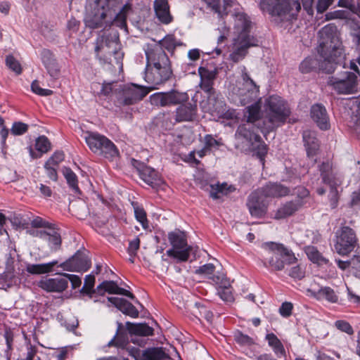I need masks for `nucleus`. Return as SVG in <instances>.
<instances>
[{
    "label": "nucleus",
    "instance_id": "obj_1",
    "mask_svg": "<svg viewBox=\"0 0 360 360\" xmlns=\"http://www.w3.org/2000/svg\"><path fill=\"white\" fill-rule=\"evenodd\" d=\"M318 53L320 60L314 57L305 58L300 65L302 73L321 70L327 73L334 71L335 65L345 59V52L336 26L328 24L319 32Z\"/></svg>",
    "mask_w": 360,
    "mask_h": 360
},
{
    "label": "nucleus",
    "instance_id": "obj_2",
    "mask_svg": "<svg viewBox=\"0 0 360 360\" xmlns=\"http://www.w3.org/2000/svg\"><path fill=\"white\" fill-rule=\"evenodd\" d=\"M122 0H86V25L91 29L106 30L113 22L127 31L126 18L131 10L129 4L124 5L118 13Z\"/></svg>",
    "mask_w": 360,
    "mask_h": 360
},
{
    "label": "nucleus",
    "instance_id": "obj_3",
    "mask_svg": "<svg viewBox=\"0 0 360 360\" xmlns=\"http://www.w3.org/2000/svg\"><path fill=\"white\" fill-rule=\"evenodd\" d=\"M260 108L259 102H255L246 108L245 117L246 122L252 123L265 136L283 124L290 114L286 102L277 95L271 96L265 100L261 118Z\"/></svg>",
    "mask_w": 360,
    "mask_h": 360
},
{
    "label": "nucleus",
    "instance_id": "obj_4",
    "mask_svg": "<svg viewBox=\"0 0 360 360\" xmlns=\"http://www.w3.org/2000/svg\"><path fill=\"white\" fill-rule=\"evenodd\" d=\"M262 257L265 266L274 271H281L285 264H292L297 260L294 254L283 245L274 242L265 243L262 245Z\"/></svg>",
    "mask_w": 360,
    "mask_h": 360
},
{
    "label": "nucleus",
    "instance_id": "obj_5",
    "mask_svg": "<svg viewBox=\"0 0 360 360\" xmlns=\"http://www.w3.org/2000/svg\"><path fill=\"white\" fill-rule=\"evenodd\" d=\"M259 91V86L248 74L245 67H243L241 79L231 86L229 98L236 105L243 106L255 101L258 98Z\"/></svg>",
    "mask_w": 360,
    "mask_h": 360
},
{
    "label": "nucleus",
    "instance_id": "obj_6",
    "mask_svg": "<svg viewBox=\"0 0 360 360\" xmlns=\"http://www.w3.org/2000/svg\"><path fill=\"white\" fill-rule=\"evenodd\" d=\"M223 12L217 14L219 18L230 15L233 19V28L235 37H254L250 32L252 22L243 8L234 2V0H224L221 9Z\"/></svg>",
    "mask_w": 360,
    "mask_h": 360
},
{
    "label": "nucleus",
    "instance_id": "obj_7",
    "mask_svg": "<svg viewBox=\"0 0 360 360\" xmlns=\"http://www.w3.org/2000/svg\"><path fill=\"white\" fill-rule=\"evenodd\" d=\"M119 34L115 30H107L100 34L96 39L95 52L100 60L105 62L110 60L114 56L118 60L122 57L120 53Z\"/></svg>",
    "mask_w": 360,
    "mask_h": 360
},
{
    "label": "nucleus",
    "instance_id": "obj_8",
    "mask_svg": "<svg viewBox=\"0 0 360 360\" xmlns=\"http://www.w3.org/2000/svg\"><path fill=\"white\" fill-rule=\"evenodd\" d=\"M260 8L281 21H289L295 18L301 5L294 0H261Z\"/></svg>",
    "mask_w": 360,
    "mask_h": 360
},
{
    "label": "nucleus",
    "instance_id": "obj_9",
    "mask_svg": "<svg viewBox=\"0 0 360 360\" xmlns=\"http://www.w3.org/2000/svg\"><path fill=\"white\" fill-rule=\"evenodd\" d=\"M255 127L252 123H243L238 126L235 136L237 140L255 151L262 160L267 153V148L261 137L255 131Z\"/></svg>",
    "mask_w": 360,
    "mask_h": 360
},
{
    "label": "nucleus",
    "instance_id": "obj_10",
    "mask_svg": "<svg viewBox=\"0 0 360 360\" xmlns=\"http://www.w3.org/2000/svg\"><path fill=\"white\" fill-rule=\"evenodd\" d=\"M84 139L90 150L96 154L112 159L118 156L119 152L115 144L107 137L95 132L84 133Z\"/></svg>",
    "mask_w": 360,
    "mask_h": 360
},
{
    "label": "nucleus",
    "instance_id": "obj_11",
    "mask_svg": "<svg viewBox=\"0 0 360 360\" xmlns=\"http://www.w3.org/2000/svg\"><path fill=\"white\" fill-rule=\"evenodd\" d=\"M168 238L172 248L167 251V255L181 262L188 260L191 248L188 245L184 232L180 231L170 232L168 234Z\"/></svg>",
    "mask_w": 360,
    "mask_h": 360
},
{
    "label": "nucleus",
    "instance_id": "obj_12",
    "mask_svg": "<svg viewBox=\"0 0 360 360\" xmlns=\"http://www.w3.org/2000/svg\"><path fill=\"white\" fill-rule=\"evenodd\" d=\"M153 89L132 84L120 88L119 92L116 93V98L122 105H133L142 100Z\"/></svg>",
    "mask_w": 360,
    "mask_h": 360
},
{
    "label": "nucleus",
    "instance_id": "obj_13",
    "mask_svg": "<svg viewBox=\"0 0 360 360\" xmlns=\"http://www.w3.org/2000/svg\"><path fill=\"white\" fill-rule=\"evenodd\" d=\"M335 248L342 255L349 254L356 247L358 239L354 231L349 226H342L335 233Z\"/></svg>",
    "mask_w": 360,
    "mask_h": 360
},
{
    "label": "nucleus",
    "instance_id": "obj_14",
    "mask_svg": "<svg viewBox=\"0 0 360 360\" xmlns=\"http://www.w3.org/2000/svg\"><path fill=\"white\" fill-rule=\"evenodd\" d=\"M151 105L158 107L175 105L185 103L188 99L186 93L172 90L167 92H158L150 96Z\"/></svg>",
    "mask_w": 360,
    "mask_h": 360
},
{
    "label": "nucleus",
    "instance_id": "obj_15",
    "mask_svg": "<svg viewBox=\"0 0 360 360\" xmlns=\"http://www.w3.org/2000/svg\"><path fill=\"white\" fill-rule=\"evenodd\" d=\"M257 44L258 40L255 37H234L229 55L230 60L234 63L239 62L246 56L249 48Z\"/></svg>",
    "mask_w": 360,
    "mask_h": 360
},
{
    "label": "nucleus",
    "instance_id": "obj_16",
    "mask_svg": "<svg viewBox=\"0 0 360 360\" xmlns=\"http://www.w3.org/2000/svg\"><path fill=\"white\" fill-rule=\"evenodd\" d=\"M328 84L338 94H352L357 88L356 76L352 72H345L340 77L330 78Z\"/></svg>",
    "mask_w": 360,
    "mask_h": 360
},
{
    "label": "nucleus",
    "instance_id": "obj_17",
    "mask_svg": "<svg viewBox=\"0 0 360 360\" xmlns=\"http://www.w3.org/2000/svg\"><path fill=\"white\" fill-rule=\"evenodd\" d=\"M154 66L146 68L145 72V80L155 89V86L166 82L172 75L171 65Z\"/></svg>",
    "mask_w": 360,
    "mask_h": 360
},
{
    "label": "nucleus",
    "instance_id": "obj_18",
    "mask_svg": "<svg viewBox=\"0 0 360 360\" xmlns=\"http://www.w3.org/2000/svg\"><path fill=\"white\" fill-rule=\"evenodd\" d=\"M59 266L68 271H86L90 268L91 262L84 253L77 252L71 258L61 263Z\"/></svg>",
    "mask_w": 360,
    "mask_h": 360
},
{
    "label": "nucleus",
    "instance_id": "obj_19",
    "mask_svg": "<svg viewBox=\"0 0 360 360\" xmlns=\"http://www.w3.org/2000/svg\"><path fill=\"white\" fill-rule=\"evenodd\" d=\"M147 59L146 68L154 66L171 65L170 60L162 47L159 45L148 46L146 49Z\"/></svg>",
    "mask_w": 360,
    "mask_h": 360
},
{
    "label": "nucleus",
    "instance_id": "obj_20",
    "mask_svg": "<svg viewBox=\"0 0 360 360\" xmlns=\"http://www.w3.org/2000/svg\"><path fill=\"white\" fill-rule=\"evenodd\" d=\"M268 202L259 190L252 193L248 200L247 206L252 217H261L266 211Z\"/></svg>",
    "mask_w": 360,
    "mask_h": 360
},
{
    "label": "nucleus",
    "instance_id": "obj_21",
    "mask_svg": "<svg viewBox=\"0 0 360 360\" xmlns=\"http://www.w3.org/2000/svg\"><path fill=\"white\" fill-rule=\"evenodd\" d=\"M321 175L322 176L323 182L328 184L331 187L330 192V200L332 208H335L338 204V190L335 188L337 182L335 181V178L332 173V165L330 162L323 163L319 168Z\"/></svg>",
    "mask_w": 360,
    "mask_h": 360
},
{
    "label": "nucleus",
    "instance_id": "obj_22",
    "mask_svg": "<svg viewBox=\"0 0 360 360\" xmlns=\"http://www.w3.org/2000/svg\"><path fill=\"white\" fill-rule=\"evenodd\" d=\"M134 166L136 168L141 179L152 187H157L162 184V180L153 168L143 162L134 160Z\"/></svg>",
    "mask_w": 360,
    "mask_h": 360
},
{
    "label": "nucleus",
    "instance_id": "obj_23",
    "mask_svg": "<svg viewBox=\"0 0 360 360\" xmlns=\"http://www.w3.org/2000/svg\"><path fill=\"white\" fill-rule=\"evenodd\" d=\"M311 115L317 126L322 130L330 128L329 117L326 108L321 104H315L311 107Z\"/></svg>",
    "mask_w": 360,
    "mask_h": 360
},
{
    "label": "nucleus",
    "instance_id": "obj_24",
    "mask_svg": "<svg viewBox=\"0 0 360 360\" xmlns=\"http://www.w3.org/2000/svg\"><path fill=\"white\" fill-rule=\"evenodd\" d=\"M68 285V281L65 278H50L41 280L39 286L47 292H61L64 291Z\"/></svg>",
    "mask_w": 360,
    "mask_h": 360
},
{
    "label": "nucleus",
    "instance_id": "obj_25",
    "mask_svg": "<svg viewBox=\"0 0 360 360\" xmlns=\"http://www.w3.org/2000/svg\"><path fill=\"white\" fill-rule=\"evenodd\" d=\"M39 347L51 348V347L45 346L37 341V339H34L33 343L31 342L30 340L26 343L27 355L25 359L18 360H33L35 354L38 352ZM66 351L62 349L60 351H54L53 355L58 358V360H63L65 357ZM37 360H41L39 358Z\"/></svg>",
    "mask_w": 360,
    "mask_h": 360
},
{
    "label": "nucleus",
    "instance_id": "obj_26",
    "mask_svg": "<svg viewBox=\"0 0 360 360\" xmlns=\"http://www.w3.org/2000/svg\"><path fill=\"white\" fill-rule=\"evenodd\" d=\"M266 198H281L288 195L290 190L288 187L278 183H269L258 189Z\"/></svg>",
    "mask_w": 360,
    "mask_h": 360
},
{
    "label": "nucleus",
    "instance_id": "obj_27",
    "mask_svg": "<svg viewBox=\"0 0 360 360\" xmlns=\"http://www.w3.org/2000/svg\"><path fill=\"white\" fill-rule=\"evenodd\" d=\"M108 300L116 308L121 311L124 314L131 318L139 317V312L138 309L129 302L124 298L110 297Z\"/></svg>",
    "mask_w": 360,
    "mask_h": 360
},
{
    "label": "nucleus",
    "instance_id": "obj_28",
    "mask_svg": "<svg viewBox=\"0 0 360 360\" xmlns=\"http://www.w3.org/2000/svg\"><path fill=\"white\" fill-rule=\"evenodd\" d=\"M154 9L156 17L162 23L167 25L172 21L167 0H155Z\"/></svg>",
    "mask_w": 360,
    "mask_h": 360
},
{
    "label": "nucleus",
    "instance_id": "obj_29",
    "mask_svg": "<svg viewBox=\"0 0 360 360\" xmlns=\"http://www.w3.org/2000/svg\"><path fill=\"white\" fill-rule=\"evenodd\" d=\"M302 206L300 199L289 201L282 205L276 212L274 219H281L292 215Z\"/></svg>",
    "mask_w": 360,
    "mask_h": 360
},
{
    "label": "nucleus",
    "instance_id": "obj_30",
    "mask_svg": "<svg viewBox=\"0 0 360 360\" xmlns=\"http://www.w3.org/2000/svg\"><path fill=\"white\" fill-rule=\"evenodd\" d=\"M197 107L195 105L188 103L180 105L176 110V122L193 121L196 117Z\"/></svg>",
    "mask_w": 360,
    "mask_h": 360
},
{
    "label": "nucleus",
    "instance_id": "obj_31",
    "mask_svg": "<svg viewBox=\"0 0 360 360\" xmlns=\"http://www.w3.org/2000/svg\"><path fill=\"white\" fill-rule=\"evenodd\" d=\"M41 59L51 77L58 75L59 68L53 53L49 49H43L40 53Z\"/></svg>",
    "mask_w": 360,
    "mask_h": 360
},
{
    "label": "nucleus",
    "instance_id": "obj_32",
    "mask_svg": "<svg viewBox=\"0 0 360 360\" xmlns=\"http://www.w3.org/2000/svg\"><path fill=\"white\" fill-rule=\"evenodd\" d=\"M103 290L105 292H108L110 294L122 295L128 297L131 300H134V295L129 290L124 288H120L115 281H105L102 282L99 285L97 286V290L98 292Z\"/></svg>",
    "mask_w": 360,
    "mask_h": 360
},
{
    "label": "nucleus",
    "instance_id": "obj_33",
    "mask_svg": "<svg viewBox=\"0 0 360 360\" xmlns=\"http://www.w3.org/2000/svg\"><path fill=\"white\" fill-rule=\"evenodd\" d=\"M127 330L131 335L136 336H152L154 335L153 328L145 323H126Z\"/></svg>",
    "mask_w": 360,
    "mask_h": 360
},
{
    "label": "nucleus",
    "instance_id": "obj_34",
    "mask_svg": "<svg viewBox=\"0 0 360 360\" xmlns=\"http://www.w3.org/2000/svg\"><path fill=\"white\" fill-rule=\"evenodd\" d=\"M303 140L305 143L308 156H313L319 148V142L314 131H305L303 133Z\"/></svg>",
    "mask_w": 360,
    "mask_h": 360
},
{
    "label": "nucleus",
    "instance_id": "obj_35",
    "mask_svg": "<svg viewBox=\"0 0 360 360\" xmlns=\"http://www.w3.org/2000/svg\"><path fill=\"white\" fill-rule=\"evenodd\" d=\"M235 188L226 183L217 184L210 186V195L213 199H219L224 195L232 193Z\"/></svg>",
    "mask_w": 360,
    "mask_h": 360
},
{
    "label": "nucleus",
    "instance_id": "obj_36",
    "mask_svg": "<svg viewBox=\"0 0 360 360\" xmlns=\"http://www.w3.org/2000/svg\"><path fill=\"white\" fill-rule=\"evenodd\" d=\"M20 282L17 276L15 270L5 269L3 274L0 275V285L2 288H10L17 285Z\"/></svg>",
    "mask_w": 360,
    "mask_h": 360
},
{
    "label": "nucleus",
    "instance_id": "obj_37",
    "mask_svg": "<svg viewBox=\"0 0 360 360\" xmlns=\"http://www.w3.org/2000/svg\"><path fill=\"white\" fill-rule=\"evenodd\" d=\"M169 357L162 347L149 348L142 353V360H169Z\"/></svg>",
    "mask_w": 360,
    "mask_h": 360
},
{
    "label": "nucleus",
    "instance_id": "obj_38",
    "mask_svg": "<svg viewBox=\"0 0 360 360\" xmlns=\"http://www.w3.org/2000/svg\"><path fill=\"white\" fill-rule=\"evenodd\" d=\"M58 264V261L54 260L45 264H28L27 271L32 274H42L49 273L53 271V268Z\"/></svg>",
    "mask_w": 360,
    "mask_h": 360
},
{
    "label": "nucleus",
    "instance_id": "obj_39",
    "mask_svg": "<svg viewBox=\"0 0 360 360\" xmlns=\"http://www.w3.org/2000/svg\"><path fill=\"white\" fill-rule=\"evenodd\" d=\"M40 236L49 242L50 245L54 250L58 249L61 243V238L60 234L56 231L53 225L49 229V231L40 233Z\"/></svg>",
    "mask_w": 360,
    "mask_h": 360
},
{
    "label": "nucleus",
    "instance_id": "obj_40",
    "mask_svg": "<svg viewBox=\"0 0 360 360\" xmlns=\"http://www.w3.org/2000/svg\"><path fill=\"white\" fill-rule=\"evenodd\" d=\"M304 252L308 259L313 263L319 265L324 264L328 262V260L322 255V254L314 246H306Z\"/></svg>",
    "mask_w": 360,
    "mask_h": 360
},
{
    "label": "nucleus",
    "instance_id": "obj_41",
    "mask_svg": "<svg viewBox=\"0 0 360 360\" xmlns=\"http://www.w3.org/2000/svg\"><path fill=\"white\" fill-rule=\"evenodd\" d=\"M313 295L318 300H326L328 302L335 303L338 302V297L334 290L330 287H323L317 291H314Z\"/></svg>",
    "mask_w": 360,
    "mask_h": 360
},
{
    "label": "nucleus",
    "instance_id": "obj_42",
    "mask_svg": "<svg viewBox=\"0 0 360 360\" xmlns=\"http://www.w3.org/2000/svg\"><path fill=\"white\" fill-rule=\"evenodd\" d=\"M129 339H111V340L108 342V345L109 347L110 346H115L118 348L121 349H126L129 351L130 354L135 356L136 355H139L140 351L138 349L136 348H131L130 349L129 347H127V345L129 343L128 342Z\"/></svg>",
    "mask_w": 360,
    "mask_h": 360
},
{
    "label": "nucleus",
    "instance_id": "obj_43",
    "mask_svg": "<svg viewBox=\"0 0 360 360\" xmlns=\"http://www.w3.org/2000/svg\"><path fill=\"white\" fill-rule=\"evenodd\" d=\"M63 174L72 190L75 192L79 191L76 174L68 167H64L63 169Z\"/></svg>",
    "mask_w": 360,
    "mask_h": 360
},
{
    "label": "nucleus",
    "instance_id": "obj_44",
    "mask_svg": "<svg viewBox=\"0 0 360 360\" xmlns=\"http://www.w3.org/2000/svg\"><path fill=\"white\" fill-rule=\"evenodd\" d=\"M134 209L135 217L137 219V221L142 225V227L145 230L148 229V221L147 219L146 213L145 210L143 208L139 207L138 206L134 207Z\"/></svg>",
    "mask_w": 360,
    "mask_h": 360
},
{
    "label": "nucleus",
    "instance_id": "obj_45",
    "mask_svg": "<svg viewBox=\"0 0 360 360\" xmlns=\"http://www.w3.org/2000/svg\"><path fill=\"white\" fill-rule=\"evenodd\" d=\"M269 345L273 349L275 354L279 357L285 356V352L283 344L279 339H268Z\"/></svg>",
    "mask_w": 360,
    "mask_h": 360
},
{
    "label": "nucleus",
    "instance_id": "obj_46",
    "mask_svg": "<svg viewBox=\"0 0 360 360\" xmlns=\"http://www.w3.org/2000/svg\"><path fill=\"white\" fill-rule=\"evenodd\" d=\"M35 148L41 153H45L51 149V143L45 136H41L36 140Z\"/></svg>",
    "mask_w": 360,
    "mask_h": 360
},
{
    "label": "nucleus",
    "instance_id": "obj_47",
    "mask_svg": "<svg viewBox=\"0 0 360 360\" xmlns=\"http://www.w3.org/2000/svg\"><path fill=\"white\" fill-rule=\"evenodd\" d=\"M95 283V277L94 276L90 274L87 275L84 279V285L81 290V292L86 293L87 295H91L94 292L93 290V288Z\"/></svg>",
    "mask_w": 360,
    "mask_h": 360
},
{
    "label": "nucleus",
    "instance_id": "obj_48",
    "mask_svg": "<svg viewBox=\"0 0 360 360\" xmlns=\"http://www.w3.org/2000/svg\"><path fill=\"white\" fill-rule=\"evenodd\" d=\"M351 266L355 269V275L360 278V248H358L350 259Z\"/></svg>",
    "mask_w": 360,
    "mask_h": 360
},
{
    "label": "nucleus",
    "instance_id": "obj_49",
    "mask_svg": "<svg viewBox=\"0 0 360 360\" xmlns=\"http://www.w3.org/2000/svg\"><path fill=\"white\" fill-rule=\"evenodd\" d=\"M209 8H211L217 14H221L223 11V5H224V0H203Z\"/></svg>",
    "mask_w": 360,
    "mask_h": 360
},
{
    "label": "nucleus",
    "instance_id": "obj_50",
    "mask_svg": "<svg viewBox=\"0 0 360 360\" xmlns=\"http://www.w3.org/2000/svg\"><path fill=\"white\" fill-rule=\"evenodd\" d=\"M28 125L22 122H15L11 129V133L15 136H20L27 132Z\"/></svg>",
    "mask_w": 360,
    "mask_h": 360
},
{
    "label": "nucleus",
    "instance_id": "obj_51",
    "mask_svg": "<svg viewBox=\"0 0 360 360\" xmlns=\"http://www.w3.org/2000/svg\"><path fill=\"white\" fill-rule=\"evenodd\" d=\"M6 65L16 74L19 75L21 73V65L13 56H8L6 57Z\"/></svg>",
    "mask_w": 360,
    "mask_h": 360
},
{
    "label": "nucleus",
    "instance_id": "obj_52",
    "mask_svg": "<svg viewBox=\"0 0 360 360\" xmlns=\"http://www.w3.org/2000/svg\"><path fill=\"white\" fill-rule=\"evenodd\" d=\"M211 278L213 283L218 286V290L231 287L229 280H228L224 275L213 276Z\"/></svg>",
    "mask_w": 360,
    "mask_h": 360
},
{
    "label": "nucleus",
    "instance_id": "obj_53",
    "mask_svg": "<svg viewBox=\"0 0 360 360\" xmlns=\"http://www.w3.org/2000/svg\"><path fill=\"white\" fill-rule=\"evenodd\" d=\"M162 47V49H165L169 51H173L176 46L175 39L172 36H167L161 41H160L158 44Z\"/></svg>",
    "mask_w": 360,
    "mask_h": 360
},
{
    "label": "nucleus",
    "instance_id": "obj_54",
    "mask_svg": "<svg viewBox=\"0 0 360 360\" xmlns=\"http://www.w3.org/2000/svg\"><path fill=\"white\" fill-rule=\"evenodd\" d=\"M31 89L34 94L41 96H47L53 94V91L50 89L41 88L37 80H34L32 82L31 84Z\"/></svg>",
    "mask_w": 360,
    "mask_h": 360
},
{
    "label": "nucleus",
    "instance_id": "obj_55",
    "mask_svg": "<svg viewBox=\"0 0 360 360\" xmlns=\"http://www.w3.org/2000/svg\"><path fill=\"white\" fill-rule=\"evenodd\" d=\"M215 266H214V264H206L196 269L195 274L200 275H205L211 278L212 277H210V276L213 274Z\"/></svg>",
    "mask_w": 360,
    "mask_h": 360
},
{
    "label": "nucleus",
    "instance_id": "obj_56",
    "mask_svg": "<svg viewBox=\"0 0 360 360\" xmlns=\"http://www.w3.org/2000/svg\"><path fill=\"white\" fill-rule=\"evenodd\" d=\"M65 155L62 151L55 152L51 158L46 162L47 165H51L55 167H58L59 163L63 161Z\"/></svg>",
    "mask_w": 360,
    "mask_h": 360
},
{
    "label": "nucleus",
    "instance_id": "obj_57",
    "mask_svg": "<svg viewBox=\"0 0 360 360\" xmlns=\"http://www.w3.org/2000/svg\"><path fill=\"white\" fill-rule=\"evenodd\" d=\"M335 326L338 330L345 332L349 335H352L354 333L352 326L345 321H337Z\"/></svg>",
    "mask_w": 360,
    "mask_h": 360
},
{
    "label": "nucleus",
    "instance_id": "obj_58",
    "mask_svg": "<svg viewBox=\"0 0 360 360\" xmlns=\"http://www.w3.org/2000/svg\"><path fill=\"white\" fill-rule=\"evenodd\" d=\"M289 275L294 278L302 279L305 275L304 266L299 264L292 267L290 271Z\"/></svg>",
    "mask_w": 360,
    "mask_h": 360
},
{
    "label": "nucleus",
    "instance_id": "obj_59",
    "mask_svg": "<svg viewBox=\"0 0 360 360\" xmlns=\"http://www.w3.org/2000/svg\"><path fill=\"white\" fill-rule=\"evenodd\" d=\"M120 89V88H115L114 82L103 83L101 93L105 96H109L112 93H114L116 95V93L119 92Z\"/></svg>",
    "mask_w": 360,
    "mask_h": 360
},
{
    "label": "nucleus",
    "instance_id": "obj_60",
    "mask_svg": "<svg viewBox=\"0 0 360 360\" xmlns=\"http://www.w3.org/2000/svg\"><path fill=\"white\" fill-rule=\"evenodd\" d=\"M139 247L140 239L138 237L135 238L129 242L127 251L130 257H135L137 250L139 249Z\"/></svg>",
    "mask_w": 360,
    "mask_h": 360
},
{
    "label": "nucleus",
    "instance_id": "obj_61",
    "mask_svg": "<svg viewBox=\"0 0 360 360\" xmlns=\"http://www.w3.org/2000/svg\"><path fill=\"white\" fill-rule=\"evenodd\" d=\"M218 294L220 297L226 302H232L233 300V296L232 294V291L231 290V287H227L226 288H221L218 290Z\"/></svg>",
    "mask_w": 360,
    "mask_h": 360
},
{
    "label": "nucleus",
    "instance_id": "obj_62",
    "mask_svg": "<svg viewBox=\"0 0 360 360\" xmlns=\"http://www.w3.org/2000/svg\"><path fill=\"white\" fill-rule=\"evenodd\" d=\"M61 275H63L65 277V278H67L68 281H70L73 289H75L80 286V285L82 283V281H81V278L78 276L65 274V273L61 274Z\"/></svg>",
    "mask_w": 360,
    "mask_h": 360
},
{
    "label": "nucleus",
    "instance_id": "obj_63",
    "mask_svg": "<svg viewBox=\"0 0 360 360\" xmlns=\"http://www.w3.org/2000/svg\"><path fill=\"white\" fill-rule=\"evenodd\" d=\"M31 226L35 228H47L48 229H51L53 226L51 224L46 221L41 217H36L31 221Z\"/></svg>",
    "mask_w": 360,
    "mask_h": 360
},
{
    "label": "nucleus",
    "instance_id": "obj_64",
    "mask_svg": "<svg viewBox=\"0 0 360 360\" xmlns=\"http://www.w3.org/2000/svg\"><path fill=\"white\" fill-rule=\"evenodd\" d=\"M205 146L210 150L212 148H217L220 146V143L214 139L211 135L205 136Z\"/></svg>",
    "mask_w": 360,
    "mask_h": 360
}]
</instances>
